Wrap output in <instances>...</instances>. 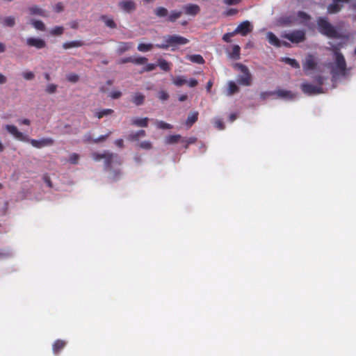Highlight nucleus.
I'll return each mask as SVG.
<instances>
[{
    "label": "nucleus",
    "mask_w": 356,
    "mask_h": 356,
    "mask_svg": "<svg viewBox=\"0 0 356 356\" xmlns=\"http://www.w3.org/2000/svg\"><path fill=\"white\" fill-rule=\"evenodd\" d=\"M238 10L236 8H229L225 12V15L232 16L237 14Z\"/></svg>",
    "instance_id": "obj_60"
},
{
    "label": "nucleus",
    "mask_w": 356,
    "mask_h": 356,
    "mask_svg": "<svg viewBox=\"0 0 356 356\" xmlns=\"http://www.w3.org/2000/svg\"><path fill=\"white\" fill-rule=\"evenodd\" d=\"M108 152H104V153L102 154H100V153H97V152H95L92 154V158L95 161H100L101 159H104V157H106V153H107Z\"/></svg>",
    "instance_id": "obj_49"
},
{
    "label": "nucleus",
    "mask_w": 356,
    "mask_h": 356,
    "mask_svg": "<svg viewBox=\"0 0 356 356\" xmlns=\"http://www.w3.org/2000/svg\"><path fill=\"white\" fill-rule=\"evenodd\" d=\"M30 143L34 147L42 148L45 146L52 145L54 140L51 138H46L41 140L31 139L30 140Z\"/></svg>",
    "instance_id": "obj_10"
},
{
    "label": "nucleus",
    "mask_w": 356,
    "mask_h": 356,
    "mask_svg": "<svg viewBox=\"0 0 356 356\" xmlns=\"http://www.w3.org/2000/svg\"><path fill=\"white\" fill-rule=\"evenodd\" d=\"M198 118V113L197 112H193L190 113L186 119V125L191 127L192 126Z\"/></svg>",
    "instance_id": "obj_30"
},
{
    "label": "nucleus",
    "mask_w": 356,
    "mask_h": 356,
    "mask_svg": "<svg viewBox=\"0 0 356 356\" xmlns=\"http://www.w3.org/2000/svg\"><path fill=\"white\" fill-rule=\"evenodd\" d=\"M236 33H234V31L227 33L223 35L222 40L226 42H231V38L234 36Z\"/></svg>",
    "instance_id": "obj_52"
},
{
    "label": "nucleus",
    "mask_w": 356,
    "mask_h": 356,
    "mask_svg": "<svg viewBox=\"0 0 356 356\" xmlns=\"http://www.w3.org/2000/svg\"><path fill=\"white\" fill-rule=\"evenodd\" d=\"M156 65L154 63L147 64L143 69V72H150L156 68Z\"/></svg>",
    "instance_id": "obj_59"
},
{
    "label": "nucleus",
    "mask_w": 356,
    "mask_h": 356,
    "mask_svg": "<svg viewBox=\"0 0 356 356\" xmlns=\"http://www.w3.org/2000/svg\"><path fill=\"white\" fill-rule=\"evenodd\" d=\"M297 16L298 18L301 19V23H304L305 22L308 21L311 19L310 15L304 11H298L297 13Z\"/></svg>",
    "instance_id": "obj_41"
},
{
    "label": "nucleus",
    "mask_w": 356,
    "mask_h": 356,
    "mask_svg": "<svg viewBox=\"0 0 356 356\" xmlns=\"http://www.w3.org/2000/svg\"><path fill=\"white\" fill-rule=\"evenodd\" d=\"M148 118H135L132 120L131 124L139 127H147L148 126Z\"/></svg>",
    "instance_id": "obj_21"
},
{
    "label": "nucleus",
    "mask_w": 356,
    "mask_h": 356,
    "mask_svg": "<svg viewBox=\"0 0 356 356\" xmlns=\"http://www.w3.org/2000/svg\"><path fill=\"white\" fill-rule=\"evenodd\" d=\"M333 52L334 58H337L339 54H342L339 51V45H332V47L330 49Z\"/></svg>",
    "instance_id": "obj_56"
},
{
    "label": "nucleus",
    "mask_w": 356,
    "mask_h": 356,
    "mask_svg": "<svg viewBox=\"0 0 356 356\" xmlns=\"http://www.w3.org/2000/svg\"><path fill=\"white\" fill-rule=\"evenodd\" d=\"M140 147L145 149H150L152 147V143L149 141L145 140L140 143Z\"/></svg>",
    "instance_id": "obj_50"
},
{
    "label": "nucleus",
    "mask_w": 356,
    "mask_h": 356,
    "mask_svg": "<svg viewBox=\"0 0 356 356\" xmlns=\"http://www.w3.org/2000/svg\"><path fill=\"white\" fill-rule=\"evenodd\" d=\"M278 23L281 26H291L297 23V19L294 15L281 17L278 19Z\"/></svg>",
    "instance_id": "obj_13"
},
{
    "label": "nucleus",
    "mask_w": 356,
    "mask_h": 356,
    "mask_svg": "<svg viewBox=\"0 0 356 356\" xmlns=\"http://www.w3.org/2000/svg\"><path fill=\"white\" fill-rule=\"evenodd\" d=\"M132 47H133L132 42H120L118 43V47L117 49V52L118 54H122L124 52L131 49L132 48Z\"/></svg>",
    "instance_id": "obj_18"
},
{
    "label": "nucleus",
    "mask_w": 356,
    "mask_h": 356,
    "mask_svg": "<svg viewBox=\"0 0 356 356\" xmlns=\"http://www.w3.org/2000/svg\"><path fill=\"white\" fill-rule=\"evenodd\" d=\"M302 91L308 95H314L323 92V88L321 86H316L309 83H302L300 86Z\"/></svg>",
    "instance_id": "obj_6"
},
{
    "label": "nucleus",
    "mask_w": 356,
    "mask_h": 356,
    "mask_svg": "<svg viewBox=\"0 0 356 356\" xmlns=\"http://www.w3.org/2000/svg\"><path fill=\"white\" fill-rule=\"evenodd\" d=\"M147 61V59L145 57L133 58L132 63L142 65L145 64Z\"/></svg>",
    "instance_id": "obj_48"
},
{
    "label": "nucleus",
    "mask_w": 356,
    "mask_h": 356,
    "mask_svg": "<svg viewBox=\"0 0 356 356\" xmlns=\"http://www.w3.org/2000/svg\"><path fill=\"white\" fill-rule=\"evenodd\" d=\"M154 14L159 18H163L168 16V10L167 8L163 6L156 7L154 9Z\"/></svg>",
    "instance_id": "obj_25"
},
{
    "label": "nucleus",
    "mask_w": 356,
    "mask_h": 356,
    "mask_svg": "<svg viewBox=\"0 0 356 356\" xmlns=\"http://www.w3.org/2000/svg\"><path fill=\"white\" fill-rule=\"evenodd\" d=\"M187 83V80L183 76H177L173 79V83L178 86H182Z\"/></svg>",
    "instance_id": "obj_36"
},
{
    "label": "nucleus",
    "mask_w": 356,
    "mask_h": 356,
    "mask_svg": "<svg viewBox=\"0 0 356 356\" xmlns=\"http://www.w3.org/2000/svg\"><path fill=\"white\" fill-rule=\"evenodd\" d=\"M65 341L62 339H57L52 345V350L55 355H58L66 346Z\"/></svg>",
    "instance_id": "obj_15"
},
{
    "label": "nucleus",
    "mask_w": 356,
    "mask_h": 356,
    "mask_svg": "<svg viewBox=\"0 0 356 356\" xmlns=\"http://www.w3.org/2000/svg\"><path fill=\"white\" fill-rule=\"evenodd\" d=\"M64 29L63 26H56L51 30V34L54 35H60L63 33Z\"/></svg>",
    "instance_id": "obj_42"
},
{
    "label": "nucleus",
    "mask_w": 356,
    "mask_h": 356,
    "mask_svg": "<svg viewBox=\"0 0 356 356\" xmlns=\"http://www.w3.org/2000/svg\"><path fill=\"white\" fill-rule=\"evenodd\" d=\"M119 7L126 13H131L136 9V4L132 0H123L118 4Z\"/></svg>",
    "instance_id": "obj_11"
},
{
    "label": "nucleus",
    "mask_w": 356,
    "mask_h": 356,
    "mask_svg": "<svg viewBox=\"0 0 356 356\" xmlns=\"http://www.w3.org/2000/svg\"><path fill=\"white\" fill-rule=\"evenodd\" d=\"M252 26L249 21H244L239 24L234 31L236 35L241 34L245 36L252 31Z\"/></svg>",
    "instance_id": "obj_8"
},
{
    "label": "nucleus",
    "mask_w": 356,
    "mask_h": 356,
    "mask_svg": "<svg viewBox=\"0 0 356 356\" xmlns=\"http://www.w3.org/2000/svg\"><path fill=\"white\" fill-rule=\"evenodd\" d=\"M158 65L162 70L169 72L171 70L172 64L163 58H159L158 59Z\"/></svg>",
    "instance_id": "obj_27"
},
{
    "label": "nucleus",
    "mask_w": 356,
    "mask_h": 356,
    "mask_svg": "<svg viewBox=\"0 0 356 356\" xmlns=\"http://www.w3.org/2000/svg\"><path fill=\"white\" fill-rule=\"evenodd\" d=\"M132 60H133V58L132 57H127V58H122L119 60L118 63L119 64H124V63H132Z\"/></svg>",
    "instance_id": "obj_62"
},
{
    "label": "nucleus",
    "mask_w": 356,
    "mask_h": 356,
    "mask_svg": "<svg viewBox=\"0 0 356 356\" xmlns=\"http://www.w3.org/2000/svg\"><path fill=\"white\" fill-rule=\"evenodd\" d=\"M281 38L289 40L293 44H299L306 40V31L296 29L289 32H283L281 34Z\"/></svg>",
    "instance_id": "obj_5"
},
{
    "label": "nucleus",
    "mask_w": 356,
    "mask_h": 356,
    "mask_svg": "<svg viewBox=\"0 0 356 356\" xmlns=\"http://www.w3.org/2000/svg\"><path fill=\"white\" fill-rule=\"evenodd\" d=\"M317 65V60L312 54H308L302 63L303 70L305 72L307 71L314 70Z\"/></svg>",
    "instance_id": "obj_7"
},
{
    "label": "nucleus",
    "mask_w": 356,
    "mask_h": 356,
    "mask_svg": "<svg viewBox=\"0 0 356 356\" xmlns=\"http://www.w3.org/2000/svg\"><path fill=\"white\" fill-rule=\"evenodd\" d=\"M28 10L31 15H38L44 17H47L45 11L38 6H31Z\"/></svg>",
    "instance_id": "obj_17"
},
{
    "label": "nucleus",
    "mask_w": 356,
    "mask_h": 356,
    "mask_svg": "<svg viewBox=\"0 0 356 356\" xmlns=\"http://www.w3.org/2000/svg\"><path fill=\"white\" fill-rule=\"evenodd\" d=\"M6 129L8 131L9 134L13 135L16 139L21 141H29V139L26 136H24V134L19 131L17 128L11 124H8L6 126Z\"/></svg>",
    "instance_id": "obj_9"
},
{
    "label": "nucleus",
    "mask_w": 356,
    "mask_h": 356,
    "mask_svg": "<svg viewBox=\"0 0 356 356\" xmlns=\"http://www.w3.org/2000/svg\"><path fill=\"white\" fill-rule=\"evenodd\" d=\"M182 15L181 11H178L176 10H172L170 13H168V16L167 18V21L169 22H175L177 19H179Z\"/></svg>",
    "instance_id": "obj_28"
},
{
    "label": "nucleus",
    "mask_w": 356,
    "mask_h": 356,
    "mask_svg": "<svg viewBox=\"0 0 356 356\" xmlns=\"http://www.w3.org/2000/svg\"><path fill=\"white\" fill-rule=\"evenodd\" d=\"M214 125L219 130H222L225 128L224 122L220 119L215 120Z\"/></svg>",
    "instance_id": "obj_55"
},
{
    "label": "nucleus",
    "mask_w": 356,
    "mask_h": 356,
    "mask_svg": "<svg viewBox=\"0 0 356 356\" xmlns=\"http://www.w3.org/2000/svg\"><path fill=\"white\" fill-rule=\"evenodd\" d=\"M54 10L58 13H61L64 10V6L61 2H58L55 5Z\"/></svg>",
    "instance_id": "obj_57"
},
{
    "label": "nucleus",
    "mask_w": 356,
    "mask_h": 356,
    "mask_svg": "<svg viewBox=\"0 0 356 356\" xmlns=\"http://www.w3.org/2000/svg\"><path fill=\"white\" fill-rule=\"evenodd\" d=\"M156 126L158 129H172V126L170 124H168L163 121H156Z\"/></svg>",
    "instance_id": "obj_39"
},
{
    "label": "nucleus",
    "mask_w": 356,
    "mask_h": 356,
    "mask_svg": "<svg viewBox=\"0 0 356 356\" xmlns=\"http://www.w3.org/2000/svg\"><path fill=\"white\" fill-rule=\"evenodd\" d=\"M153 48L152 44L140 43L138 46V50L141 52H146L150 51Z\"/></svg>",
    "instance_id": "obj_38"
},
{
    "label": "nucleus",
    "mask_w": 356,
    "mask_h": 356,
    "mask_svg": "<svg viewBox=\"0 0 356 356\" xmlns=\"http://www.w3.org/2000/svg\"><path fill=\"white\" fill-rule=\"evenodd\" d=\"M79 159V155L76 153H72L69 158V161L72 164H76Z\"/></svg>",
    "instance_id": "obj_47"
},
{
    "label": "nucleus",
    "mask_w": 356,
    "mask_h": 356,
    "mask_svg": "<svg viewBox=\"0 0 356 356\" xmlns=\"http://www.w3.org/2000/svg\"><path fill=\"white\" fill-rule=\"evenodd\" d=\"M184 13L191 16H195L200 12V8L197 4L188 3L183 7Z\"/></svg>",
    "instance_id": "obj_14"
},
{
    "label": "nucleus",
    "mask_w": 356,
    "mask_h": 356,
    "mask_svg": "<svg viewBox=\"0 0 356 356\" xmlns=\"http://www.w3.org/2000/svg\"><path fill=\"white\" fill-rule=\"evenodd\" d=\"M111 133H112V131H110L107 134L100 136L99 137H98V138H97L94 139V140H92V142H93L94 143H100V142H104V141H105V140L107 139V138H108V137L111 134Z\"/></svg>",
    "instance_id": "obj_44"
},
{
    "label": "nucleus",
    "mask_w": 356,
    "mask_h": 356,
    "mask_svg": "<svg viewBox=\"0 0 356 356\" xmlns=\"http://www.w3.org/2000/svg\"><path fill=\"white\" fill-rule=\"evenodd\" d=\"M282 61L296 69H299L300 67L299 63L294 58L285 57L282 58Z\"/></svg>",
    "instance_id": "obj_31"
},
{
    "label": "nucleus",
    "mask_w": 356,
    "mask_h": 356,
    "mask_svg": "<svg viewBox=\"0 0 356 356\" xmlns=\"http://www.w3.org/2000/svg\"><path fill=\"white\" fill-rule=\"evenodd\" d=\"M22 76L26 80H32L35 77V74L33 72L29 71V72H24L22 73Z\"/></svg>",
    "instance_id": "obj_51"
},
{
    "label": "nucleus",
    "mask_w": 356,
    "mask_h": 356,
    "mask_svg": "<svg viewBox=\"0 0 356 356\" xmlns=\"http://www.w3.org/2000/svg\"><path fill=\"white\" fill-rule=\"evenodd\" d=\"M191 88L195 87L198 84V81L195 79H191L187 83Z\"/></svg>",
    "instance_id": "obj_61"
},
{
    "label": "nucleus",
    "mask_w": 356,
    "mask_h": 356,
    "mask_svg": "<svg viewBox=\"0 0 356 356\" xmlns=\"http://www.w3.org/2000/svg\"><path fill=\"white\" fill-rule=\"evenodd\" d=\"M26 44L29 47H34L38 49H43L46 47V42L41 38H29L26 39Z\"/></svg>",
    "instance_id": "obj_12"
},
{
    "label": "nucleus",
    "mask_w": 356,
    "mask_h": 356,
    "mask_svg": "<svg viewBox=\"0 0 356 356\" xmlns=\"http://www.w3.org/2000/svg\"><path fill=\"white\" fill-rule=\"evenodd\" d=\"M3 25L6 27H13L15 25V18L13 16H8L3 18Z\"/></svg>",
    "instance_id": "obj_32"
},
{
    "label": "nucleus",
    "mask_w": 356,
    "mask_h": 356,
    "mask_svg": "<svg viewBox=\"0 0 356 356\" xmlns=\"http://www.w3.org/2000/svg\"><path fill=\"white\" fill-rule=\"evenodd\" d=\"M56 88H57V86L54 84V83H51V84H49L47 88H46V92L47 93H49V94H52V93H54L56 90Z\"/></svg>",
    "instance_id": "obj_53"
},
{
    "label": "nucleus",
    "mask_w": 356,
    "mask_h": 356,
    "mask_svg": "<svg viewBox=\"0 0 356 356\" xmlns=\"http://www.w3.org/2000/svg\"><path fill=\"white\" fill-rule=\"evenodd\" d=\"M145 97L143 94H142L140 92H136L132 96L131 101L136 106H140V105L143 104V103L145 102Z\"/></svg>",
    "instance_id": "obj_19"
},
{
    "label": "nucleus",
    "mask_w": 356,
    "mask_h": 356,
    "mask_svg": "<svg viewBox=\"0 0 356 356\" xmlns=\"http://www.w3.org/2000/svg\"><path fill=\"white\" fill-rule=\"evenodd\" d=\"M186 59L197 64H204L205 62L203 57L200 54L188 55Z\"/></svg>",
    "instance_id": "obj_22"
},
{
    "label": "nucleus",
    "mask_w": 356,
    "mask_h": 356,
    "mask_svg": "<svg viewBox=\"0 0 356 356\" xmlns=\"http://www.w3.org/2000/svg\"><path fill=\"white\" fill-rule=\"evenodd\" d=\"M181 136L179 134L168 136L165 138V143L168 145L181 143Z\"/></svg>",
    "instance_id": "obj_24"
},
{
    "label": "nucleus",
    "mask_w": 356,
    "mask_h": 356,
    "mask_svg": "<svg viewBox=\"0 0 356 356\" xmlns=\"http://www.w3.org/2000/svg\"><path fill=\"white\" fill-rule=\"evenodd\" d=\"M158 97L161 101H166L169 98V95L166 91L161 90L159 92Z\"/></svg>",
    "instance_id": "obj_46"
},
{
    "label": "nucleus",
    "mask_w": 356,
    "mask_h": 356,
    "mask_svg": "<svg viewBox=\"0 0 356 356\" xmlns=\"http://www.w3.org/2000/svg\"><path fill=\"white\" fill-rule=\"evenodd\" d=\"M43 179L44 181V182L47 184V185L49 187V188H51L52 187V184H51V181L50 180V177L48 176V175H44L43 177Z\"/></svg>",
    "instance_id": "obj_64"
},
{
    "label": "nucleus",
    "mask_w": 356,
    "mask_h": 356,
    "mask_svg": "<svg viewBox=\"0 0 356 356\" xmlns=\"http://www.w3.org/2000/svg\"><path fill=\"white\" fill-rule=\"evenodd\" d=\"M314 80L316 82V83L318 84V85H316V86L322 87L323 82H324V78L322 76L318 75V76H315Z\"/></svg>",
    "instance_id": "obj_58"
},
{
    "label": "nucleus",
    "mask_w": 356,
    "mask_h": 356,
    "mask_svg": "<svg viewBox=\"0 0 356 356\" xmlns=\"http://www.w3.org/2000/svg\"><path fill=\"white\" fill-rule=\"evenodd\" d=\"M316 22L318 30L321 34L332 38H339L341 37L337 29L328 22L326 17H319L317 18Z\"/></svg>",
    "instance_id": "obj_1"
},
{
    "label": "nucleus",
    "mask_w": 356,
    "mask_h": 356,
    "mask_svg": "<svg viewBox=\"0 0 356 356\" xmlns=\"http://www.w3.org/2000/svg\"><path fill=\"white\" fill-rule=\"evenodd\" d=\"M241 0H224V3L227 5H236L240 2Z\"/></svg>",
    "instance_id": "obj_63"
},
{
    "label": "nucleus",
    "mask_w": 356,
    "mask_h": 356,
    "mask_svg": "<svg viewBox=\"0 0 356 356\" xmlns=\"http://www.w3.org/2000/svg\"><path fill=\"white\" fill-rule=\"evenodd\" d=\"M84 45V42L81 40H73L70 42H66L63 44V48L64 49H68L73 47H79Z\"/></svg>",
    "instance_id": "obj_20"
},
{
    "label": "nucleus",
    "mask_w": 356,
    "mask_h": 356,
    "mask_svg": "<svg viewBox=\"0 0 356 356\" xmlns=\"http://www.w3.org/2000/svg\"><path fill=\"white\" fill-rule=\"evenodd\" d=\"M274 92H275L277 96L282 98L293 99L295 97L294 94L286 90L279 89L276 91H274Z\"/></svg>",
    "instance_id": "obj_23"
},
{
    "label": "nucleus",
    "mask_w": 356,
    "mask_h": 356,
    "mask_svg": "<svg viewBox=\"0 0 356 356\" xmlns=\"http://www.w3.org/2000/svg\"><path fill=\"white\" fill-rule=\"evenodd\" d=\"M113 110L111 108L102 109L95 113V116L98 119H101L104 116H107L113 113Z\"/></svg>",
    "instance_id": "obj_34"
},
{
    "label": "nucleus",
    "mask_w": 356,
    "mask_h": 356,
    "mask_svg": "<svg viewBox=\"0 0 356 356\" xmlns=\"http://www.w3.org/2000/svg\"><path fill=\"white\" fill-rule=\"evenodd\" d=\"M239 91V88L236 83L232 81L228 82V88L227 95L229 96L233 95L234 94Z\"/></svg>",
    "instance_id": "obj_26"
},
{
    "label": "nucleus",
    "mask_w": 356,
    "mask_h": 356,
    "mask_svg": "<svg viewBox=\"0 0 356 356\" xmlns=\"http://www.w3.org/2000/svg\"><path fill=\"white\" fill-rule=\"evenodd\" d=\"M273 95H275V92H272V91L261 92V94H260V98L262 100H265L268 97H270V96H272Z\"/></svg>",
    "instance_id": "obj_54"
},
{
    "label": "nucleus",
    "mask_w": 356,
    "mask_h": 356,
    "mask_svg": "<svg viewBox=\"0 0 356 356\" xmlns=\"http://www.w3.org/2000/svg\"><path fill=\"white\" fill-rule=\"evenodd\" d=\"M164 42L162 44H156L155 47L159 49H167L169 47H175L178 45L186 44L189 40L179 35H167L163 37Z\"/></svg>",
    "instance_id": "obj_2"
},
{
    "label": "nucleus",
    "mask_w": 356,
    "mask_h": 356,
    "mask_svg": "<svg viewBox=\"0 0 356 356\" xmlns=\"http://www.w3.org/2000/svg\"><path fill=\"white\" fill-rule=\"evenodd\" d=\"M113 157H114V154L110 153L108 152L107 153H106V157H104V159L105 168L106 169H109L111 168V164L113 162Z\"/></svg>",
    "instance_id": "obj_33"
},
{
    "label": "nucleus",
    "mask_w": 356,
    "mask_h": 356,
    "mask_svg": "<svg viewBox=\"0 0 356 356\" xmlns=\"http://www.w3.org/2000/svg\"><path fill=\"white\" fill-rule=\"evenodd\" d=\"M32 25L35 29L39 31H44L45 30L44 24L41 20H33Z\"/></svg>",
    "instance_id": "obj_40"
},
{
    "label": "nucleus",
    "mask_w": 356,
    "mask_h": 356,
    "mask_svg": "<svg viewBox=\"0 0 356 356\" xmlns=\"http://www.w3.org/2000/svg\"><path fill=\"white\" fill-rule=\"evenodd\" d=\"M146 134L145 130H139L136 133L129 134V138L132 140H137L140 137H143Z\"/></svg>",
    "instance_id": "obj_37"
},
{
    "label": "nucleus",
    "mask_w": 356,
    "mask_h": 356,
    "mask_svg": "<svg viewBox=\"0 0 356 356\" xmlns=\"http://www.w3.org/2000/svg\"><path fill=\"white\" fill-rule=\"evenodd\" d=\"M100 19L104 22L105 25L111 29H115L117 25L112 18L108 17L106 15H102Z\"/></svg>",
    "instance_id": "obj_29"
},
{
    "label": "nucleus",
    "mask_w": 356,
    "mask_h": 356,
    "mask_svg": "<svg viewBox=\"0 0 356 356\" xmlns=\"http://www.w3.org/2000/svg\"><path fill=\"white\" fill-rule=\"evenodd\" d=\"M197 141V138L195 137H190L188 138H185L181 137V143H186V146H188L191 144H193Z\"/></svg>",
    "instance_id": "obj_45"
},
{
    "label": "nucleus",
    "mask_w": 356,
    "mask_h": 356,
    "mask_svg": "<svg viewBox=\"0 0 356 356\" xmlns=\"http://www.w3.org/2000/svg\"><path fill=\"white\" fill-rule=\"evenodd\" d=\"M267 39L268 42L276 47H282V42L277 38V37L272 32L267 33Z\"/></svg>",
    "instance_id": "obj_16"
},
{
    "label": "nucleus",
    "mask_w": 356,
    "mask_h": 356,
    "mask_svg": "<svg viewBox=\"0 0 356 356\" xmlns=\"http://www.w3.org/2000/svg\"><path fill=\"white\" fill-rule=\"evenodd\" d=\"M240 51H241V48L238 44L234 45L232 47V51L230 54V57L235 60L239 59Z\"/></svg>",
    "instance_id": "obj_35"
},
{
    "label": "nucleus",
    "mask_w": 356,
    "mask_h": 356,
    "mask_svg": "<svg viewBox=\"0 0 356 356\" xmlns=\"http://www.w3.org/2000/svg\"><path fill=\"white\" fill-rule=\"evenodd\" d=\"M234 67L242 73L237 76L238 83L243 86H251L252 83V76L248 67L241 63H236Z\"/></svg>",
    "instance_id": "obj_4"
},
{
    "label": "nucleus",
    "mask_w": 356,
    "mask_h": 356,
    "mask_svg": "<svg viewBox=\"0 0 356 356\" xmlns=\"http://www.w3.org/2000/svg\"><path fill=\"white\" fill-rule=\"evenodd\" d=\"M331 74L334 79L346 76V62L343 54H339L337 58H334V63L331 67Z\"/></svg>",
    "instance_id": "obj_3"
},
{
    "label": "nucleus",
    "mask_w": 356,
    "mask_h": 356,
    "mask_svg": "<svg viewBox=\"0 0 356 356\" xmlns=\"http://www.w3.org/2000/svg\"><path fill=\"white\" fill-rule=\"evenodd\" d=\"M67 79L70 82L76 83L79 81V77L75 73H70V74L67 75Z\"/></svg>",
    "instance_id": "obj_43"
}]
</instances>
